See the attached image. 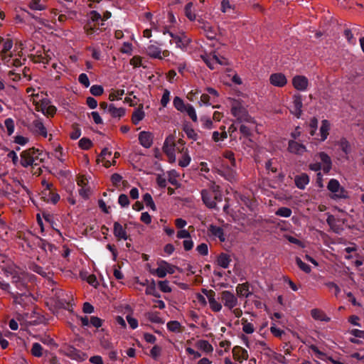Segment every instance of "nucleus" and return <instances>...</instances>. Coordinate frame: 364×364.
<instances>
[{
	"mask_svg": "<svg viewBox=\"0 0 364 364\" xmlns=\"http://www.w3.org/2000/svg\"><path fill=\"white\" fill-rule=\"evenodd\" d=\"M231 114L239 122L255 124V119L249 114L245 104L239 100H232L231 102Z\"/></svg>",
	"mask_w": 364,
	"mask_h": 364,
	"instance_id": "1",
	"label": "nucleus"
},
{
	"mask_svg": "<svg viewBox=\"0 0 364 364\" xmlns=\"http://www.w3.org/2000/svg\"><path fill=\"white\" fill-rule=\"evenodd\" d=\"M202 200L204 204L209 208H216V201L222 200L219 186L213 185L209 189L201 191Z\"/></svg>",
	"mask_w": 364,
	"mask_h": 364,
	"instance_id": "2",
	"label": "nucleus"
},
{
	"mask_svg": "<svg viewBox=\"0 0 364 364\" xmlns=\"http://www.w3.org/2000/svg\"><path fill=\"white\" fill-rule=\"evenodd\" d=\"M41 154L38 149L31 148L25 150L21 153L20 163L22 166L26 168L28 166H38L43 161L42 159H39Z\"/></svg>",
	"mask_w": 364,
	"mask_h": 364,
	"instance_id": "3",
	"label": "nucleus"
},
{
	"mask_svg": "<svg viewBox=\"0 0 364 364\" xmlns=\"http://www.w3.org/2000/svg\"><path fill=\"white\" fill-rule=\"evenodd\" d=\"M327 189L331 193V198L333 200L346 199L349 198L348 192L343 187L339 181L331 178L327 185Z\"/></svg>",
	"mask_w": 364,
	"mask_h": 364,
	"instance_id": "4",
	"label": "nucleus"
},
{
	"mask_svg": "<svg viewBox=\"0 0 364 364\" xmlns=\"http://www.w3.org/2000/svg\"><path fill=\"white\" fill-rule=\"evenodd\" d=\"M103 24L102 16L98 12L92 11L89 14V21L85 28L87 35L90 36L100 29V25L103 26Z\"/></svg>",
	"mask_w": 364,
	"mask_h": 364,
	"instance_id": "5",
	"label": "nucleus"
},
{
	"mask_svg": "<svg viewBox=\"0 0 364 364\" xmlns=\"http://www.w3.org/2000/svg\"><path fill=\"white\" fill-rule=\"evenodd\" d=\"M14 282L16 284L17 288H18L21 291L16 292V295L14 296V301L23 308L24 302L31 301V295L28 291H24V283L19 278L16 280H14Z\"/></svg>",
	"mask_w": 364,
	"mask_h": 364,
	"instance_id": "6",
	"label": "nucleus"
},
{
	"mask_svg": "<svg viewBox=\"0 0 364 364\" xmlns=\"http://www.w3.org/2000/svg\"><path fill=\"white\" fill-rule=\"evenodd\" d=\"M178 268L168 262L161 260L158 262L157 269L152 270V274H156L159 278L165 277L168 274H171L176 272Z\"/></svg>",
	"mask_w": 364,
	"mask_h": 364,
	"instance_id": "7",
	"label": "nucleus"
},
{
	"mask_svg": "<svg viewBox=\"0 0 364 364\" xmlns=\"http://www.w3.org/2000/svg\"><path fill=\"white\" fill-rule=\"evenodd\" d=\"M164 34L168 33L169 36L171 38L170 41L171 44H176V46L181 50H185L188 44L190 43V39L183 33L180 35H176L172 32H170L167 30H164L163 31Z\"/></svg>",
	"mask_w": 364,
	"mask_h": 364,
	"instance_id": "8",
	"label": "nucleus"
},
{
	"mask_svg": "<svg viewBox=\"0 0 364 364\" xmlns=\"http://www.w3.org/2000/svg\"><path fill=\"white\" fill-rule=\"evenodd\" d=\"M163 151L168 157V161L171 163L176 161L175 154V141L173 136H168L163 146Z\"/></svg>",
	"mask_w": 364,
	"mask_h": 364,
	"instance_id": "9",
	"label": "nucleus"
},
{
	"mask_svg": "<svg viewBox=\"0 0 364 364\" xmlns=\"http://www.w3.org/2000/svg\"><path fill=\"white\" fill-rule=\"evenodd\" d=\"M302 106L303 103L301 95L299 94L294 95L292 97L291 105L289 107L290 112L297 118H299L302 114Z\"/></svg>",
	"mask_w": 364,
	"mask_h": 364,
	"instance_id": "10",
	"label": "nucleus"
},
{
	"mask_svg": "<svg viewBox=\"0 0 364 364\" xmlns=\"http://www.w3.org/2000/svg\"><path fill=\"white\" fill-rule=\"evenodd\" d=\"M146 54L151 58L162 60L169 56L170 52L167 50H161L155 45H150L146 48Z\"/></svg>",
	"mask_w": 364,
	"mask_h": 364,
	"instance_id": "11",
	"label": "nucleus"
},
{
	"mask_svg": "<svg viewBox=\"0 0 364 364\" xmlns=\"http://www.w3.org/2000/svg\"><path fill=\"white\" fill-rule=\"evenodd\" d=\"M314 159H319L323 167V171L328 173L332 168V161L331 157L324 151H320L314 156Z\"/></svg>",
	"mask_w": 364,
	"mask_h": 364,
	"instance_id": "12",
	"label": "nucleus"
},
{
	"mask_svg": "<svg viewBox=\"0 0 364 364\" xmlns=\"http://www.w3.org/2000/svg\"><path fill=\"white\" fill-rule=\"evenodd\" d=\"M220 299L223 302L224 306L228 307L229 309H232L237 304V299L229 291H222Z\"/></svg>",
	"mask_w": 364,
	"mask_h": 364,
	"instance_id": "13",
	"label": "nucleus"
},
{
	"mask_svg": "<svg viewBox=\"0 0 364 364\" xmlns=\"http://www.w3.org/2000/svg\"><path fill=\"white\" fill-rule=\"evenodd\" d=\"M31 131L36 135H40L44 138L47 137L48 132L43 123L40 119H36L30 125Z\"/></svg>",
	"mask_w": 364,
	"mask_h": 364,
	"instance_id": "14",
	"label": "nucleus"
},
{
	"mask_svg": "<svg viewBox=\"0 0 364 364\" xmlns=\"http://www.w3.org/2000/svg\"><path fill=\"white\" fill-rule=\"evenodd\" d=\"M294 87L299 91H306L308 88L309 80L303 75H296L292 79Z\"/></svg>",
	"mask_w": 364,
	"mask_h": 364,
	"instance_id": "15",
	"label": "nucleus"
},
{
	"mask_svg": "<svg viewBox=\"0 0 364 364\" xmlns=\"http://www.w3.org/2000/svg\"><path fill=\"white\" fill-rule=\"evenodd\" d=\"M288 151L294 154L301 156L307 151L306 147L294 140H290L288 144Z\"/></svg>",
	"mask_w": 364,
	"mask_h": 364,
	"instance_id": "16",
	"label": "nucleus"
},
{
	"mask_svg": "<svg viewBox=\"0 0 364 364\" xmlns=\"http://www.w3.org/2000/svg\"><path fill=\"white\" fill-rule=\"evenodd\" d=\"M63 351L64 354L73 360H82L83 358L82 355H84V353H82L80 350L74 348L72 346H66L63 348Z\"/></svg>",
	"mask_w": 364,
	"mask_h": 364,
	"instance_id": "17",
	"label": "nucleus"
},
{
	"mask_svg": "<svg viewBox=\"0 0 364 364\" xmlns=\"http://www.w3.org/2000/svg\"><path fill=\"white\" fill-rule=\"evenodd\" d=\"M113 234L118 240H127L129 239V235L126 231V228L123 227L118 222L114 223Z\"/></svg>",
	"mask_w": 364,
	"mask_h": 364,
	"instance_id": "18",
	"label": "nucleus"
},
{
	"mask_svg": "<svg viewBox=\"0 0 364 364\" xmlns=\"http://www.w3.org/2000/svg\"><path fill=\"white\" fill-rule=\"evenodd\" d=\"M270 83L276 87H284L287 83L286 76L280 73L272 74L269 77Z\"/></svg>",
	"mask_w": 364,
	"mask_h": 364,
	"instance_id": "19",
	"label": "nucleus"
},
{
	"mask_svg": "<svg viewBox=\"0 0 364 364\" xmlns=\"http://www.w3.org/2000/svg\"><path fill=\"white\" fill-rule=\"evenodd\" d=\"M232 355L233 358L240 363H242L243 360H246L248 359V353L247 350L242 348L241 346H236L232 348Z\"/></svg>",
	"mask_w": 364,
	"mask_h": 364,
	"instance_id": "20",
	"label": "nucleus"
},
{
	"mask_svg": "<svg viewBox=\"0 0 364 364\" xmlns=\"http://www.w3.org/2000/svg\"><path fill=\"white\" fill-rule=\"evenodd\" d=\"M111 155V151H109L107 148L103 149L100 156L97 159V162L100 163L101 161L103 166L106 168H108L112 165H114L116 163L115 160H114L112 162H110V161L107 159L109 158Z\"/></svg>",
	"mask_w": 364,
	"mask_h": 364,
	"instance_id": "21",
	"label": "nucleus"
},
{
	"mask_svg": "<svg viewBox=\"0 0 364 364\" xmlns=\"http://www.w3.org/2000/svg\"><path fill=\"white\" fill-rule=\"evenodd\" d=\"M139 141L142 146L149 148L153 143L152 134L148 132H141L139 134Z\"/></svg>",
	"mask_w": 364,
	"mask_h": 364,
	"instance_id": "22",
	"label": "nucleus"
},
{
	"mask_svg": "<svg viewBox=\"0 0 364 364\" xmlns=\"http://www.w3.org/2000/svg\"><path fill=\"white\" fill-rule=\"evenodd\" d=\"M198 21L200 23V28L203 30L206 37L209 39H214L216 36V32L213 26L208 22L203 21Z\"/></svg>",
	"mask_w": 364,
	"mask_h": 364,
	"instance_id": "23",
	"label": "nucleus"
},
{
	"mask_svg": "<svg viewBox=\"0 0 364 364\" xmlns=\"http://www.w3.org/2000/svg\"><path fill=\"white\" fill-rule=\"evenodd\" d=\"M12 46L13 42L11 40L9 39L6 40L3 45L1 58L4 61V63L7 64L8 65H10L11 55H8L7 53L11 49Z\"/></svg>",
	"mask_w": 364,
	"mask_h": 364,
	"instance_id": "24",
	"label": "nucleus"
},
{
	"mask_svg": "<svg viewBox=\"0 0 364 364\" xmlns=\"http://www.w3.org/2000/svg\"><path fill=\"white\" fill-rule=\"evenodd\" d=\"M38 110L41 111L43 114L46 115H53L56 112L55 107L50 105L49 101L47 100H42Z\"/></svg>",
	"mask_w": 364,
	"mask_h": 364,
	"instance_id": "25",
	"label": "nucleus"
},
{
	"mask_svg": "<svg viewBox=\"0 0 364 364\" xmlns=\"http://www.w3.org/2000/svg\"><path fill=\"white\" fill-rule=\"evenodd\" d=\"M294 182L298 188L303 190L309 183V177L306 173H303L295 176Z\"/></svg>",
	"mask_w": 364,
	"mask_h": 364,
	"instance_id": "26",
	"label": "nucleus"
},
{
	"mask_svg": "<svg viewBox=\"0 0 364 364\" xmlns=\"http://www.w3.org/2000/svg\"><path fill=\"white\" fill-rule=\"evenodd\" d=\"M207 296L210 309L215 312L220 311L222 309V305L215 299V293L210 291L207 294Z\"/></svg>",
	"mask_w": 364,
	"mask_h": 364,
	"instance_id": "27",
	"label": "nucleus"
},
{
	"mask_svg": "<svg viewBox=\"0 0 364 364\" xmlns=\"http://www.w3.org/2000/svg\"><path fill=\"white\" fill-rule=\"evenodd\" d=\"M329 130H330V123L328 120L323 119L321 122V125L320 127V136L321 138L319 140L321 141H325L328 134H329Z\"/></svg>",
	"mask_w": 364,
	"mask_h": 364,
	"instance_id": "28",
	"label": "nucleus"
},
{
	"mask_svg": "<svg viewBox=\"0 0 364 364\" xmlns=\"http://www.w3.org/2000/svg\"><path fill=\"white\" fill-rule=\"evenodd\" d=\"M236 291L239 296L248 297L251 294L248 283L238 284L236 287Z\"/></svg>",
	"mask_w": 364,
	"mask_h": 364,
	"instance_id": "29",
	"label": "nucleus"
},
{
	"mask_svg": "<svg viewBox=\"0 0 364 364\" xmlns=\"http://www.w3.org/2000/svg\"><path fill=\"white\" fill-rule=\"evenodd\" d=\"M107 113L113 117H121L124 115L125 109L122 107H116L113 104H109Z\"/></svg>",
	"mask_w": 364,
	"mask_h": 364,
	"instance_id": "30",
	"label": "nucleus"
},
{
	"mask_svg": "<svg viewBox=\"0 0 364 364\" xmlns=\"http://www.w3.org/2000/svg\"><path fill=\"white\" fill-rule=\"evenodd\" d=\"M219 174L224 176L227 180L233 181L236 178V172L232 168H224L223 170H218Z\"/></svg>",
	"mask_w": 364,
	"mask_h": 364,
	"instance_id": "31",
	"label": "nucleus"
},
{
	"mask_svg": "<svg viewBox=\"0 0 364 364\" xmlns=\"http://www.w3.org/2000/svg\"><path fill=\"white\" fill-rule=\"evenodd\" d=\"M44 183L46 184V187L48 188V193H44V195L46 196H48V199H47V201L48 202H50V203H52L53 204H55L56 203H58L60 200V196L59 194H58L57 193H54V192H52L50 190V187L52 186L51 184H49L48 183H46L44 182Z\"/></svg>",
	"mask_w": 364,
	"mask_h": 364,
	"instance_id": "32",
	"label": "nucleus"
},
{
	"mask_svg": "<svg viewBox=\"0 0 364 364\" xmlns=\"http://www.w3.org/2000/svg\"><path fill=\"white\" fill-rule=\"evenodd\" d=\"M336 144L346 155H348L350 153L351 146L349 141L346 138L341 139L336 142Z\"/></svg>",
	"mask_w": 364,
	"mask_h": 364,
	"instance_id": "33",
	"label": "nucleus"
},
{
	"mask_svg": "<svg viewBox=\"0 0 364 364\" xmlns=\"http://www.w3.org/2000/svg\"><path fill=\"white\" fill-rule=\"evenodd\" d=\"M210 232L213 235L219 238L221 242L225 240L223 230L215 225H210L209 228Z\"/></svg>",
	"mask_w": 364,
	"mask_h": 364,
	"instance_id": "34",
	"label": "nucleus"
},
{
	"mask_svg": "<svg viewBox=\"0 0 364 364\" xmlns=\"http://www.w3.org/2000/svg\"><path fill=\"white\" fill-rule=\"evenodd\" d=\"M81 326L83 328H89L91 326L98 328L102 326L104 320H80Z\"/></svg>",
	"mask_w": 364,
	"mask_h": 364,
	"instance_id": "35",
	"label": "nucleus"
},
{
	"mask_svg": "<svg viewBox=\"0 0 364 364\" xmlns=\"http://www.w3.org/2000/svg\"><path fill=\"white\" fill-rule=\"evenodd\" d=\"M196 347L200 350H203L205 353H211L213 350V348L211 344L205 340H200L196 343Z\"/></svg>",
	"mask_w": 364,
	"mask_h": 364,
	"instance_id": "36",
	"label": "nucleus"
},
{
	"mask_svg": "<svg viewBox=\"0 0 364 364\" xmlns=\"http://www.w3.org/2000/svg\"><path fill=\"white\" fill-rule=\"evenodd\" d=\"M217 262L220 267L224 269L228 268L230 262L229 255L225 253L220 254L218 257Z\"/></svg>",
	"mask_w": 364,
	"mask_h": 364,
	"instance_id": "37",
	"label": "nucleus"
},
{
	"mask_svg": "<svg viewBox=\"0 0 364 364\" xmlns=\"http://www.w3.org/2000/svg\"><path fill=\"white\" fill-rule=\"evenodd\" d=\"M167 328L168 331L174 333H179L183 331V328L181 323L176 320H171L167 323Z\"/></svg>",
	"mask_w": 364,
	"mask_h": 364,
	"instance_id": "38",
	"label": "nucleus"
},
{
	"mask_svg": "<svg viewBox=\"0 0 364 364\" xmlns=\"http://www.w3.org/2000/svg\"><path fill=\"white\" fill-rule=\"evenodd\" d=\"M255 122L254 124H249V125L241 124L240 127V133L245 137H249L252 134V131L255 128Z\"/></svg>",
	"mask_w": 364,
	"mask_h": 364,
	"instance_id": "39",
	"label": "nucleus"
},
{
	"mask_svg": "<svg viewBox=\"0 0 364 364\" xmlns=\"http://www.w3.org/2000/svg\"><path fill=\"white\" fill-rule=\"evenodd\" d=\"M28 6L33 11H43L46 9V5L41 0H31L28 2Z\"/></svg>",
	"mask_w": 364,
	"mask_h": 364,
	"instance_id": "40",
	"label": "nucleus"
},
{
	"mask_svg": "<svg viewBox=\"0 0 364 364\" xmlns=\"http://www.w3.org/2000/svg\"><path fill=\"white\" fill-rule=\"evenodd\" d=\"M193 4L192 2H188L184 9L185 15L190 21H195L196 16L195 13L193 11Z\"/></svg>",
	"mask_w": 364,
	"mask_h": 364,
	"instance_id": "41",
	"label": "nucleus"
},
{
	"mask_svg": "<svg viewBox=\"0 0 364 364\" xmlns=\"http://www.w3.org/2000/svg\"><path fill=\"white\" fill-rule=\"evenodd\" d=\"M80 276L82 279L86 280L90 285L94 287H97L98 285V282L95 275L94 274H87L86 273H81Z\"/></svg>",
	"mask_w": 364,
	"mask_h": 364,
	"instance_id": "42",
	"label": "nucleus"
},
{
	"mask_svg": "<svg viewBox=\"0 0 364 364\" xmlns=\"http://www.w3.org/2000/svg\"><path fill=\"white\" fill-rule=\"evenodd\" d=\"M174 107L181 112H184L187 105H186L183 100L179 97H175L173 102Z\"/></svg>",
	"mask_w": 364,
	"mask_h": 364,
	"instance_id": "43",
	"label": "nucleus"
},
{
	"mask_svg": "<svg viewBox=\"0 0 364 364\" xmlns=\"http://www.w3.org/2000/svg\"><path fill=\"white\" fill-rule=\"evenodd\" d=\"M144 112L141 109H138L134 112L132 120L134 124H137L144 119Z\"/></svg>",
	"mask_w": 364,
	"mask_h": 364,
	"instance_id": "44",
	"label": "nucleus"
},
{
	"mask_svg": "<svg viewBox=\"0 0 364 364\" xmlns=\"http://www.w3.org/2000/svg\"><path fill=\"white\" fill-rule=\"evenodd\" d=\"M326 222L330 226L331 229L333 230L335 232H338L340 231L341 229L336 225V220L333 215H328L326 219Z\"/></svg>",
	"mask_w": 364,
	"mask_h": 364,
	"instance_id": "45",
	"label": "nucleus"
},
{
	"mask_svg": "<svg viewBox=\"0 0 364 364\" xmlns=\"http://www.w3.org/2000/svg\"><path fill=\"white\" fill-rule=\"evenodd\" d=\"M184 112H186V114L194 122H196L198 121V117L196 110L191 105L187 104L186 108L185 109Z\"/></svg>",
	"mask_w": 364,
	"mask_h": 364,
	"instance_id": "46",
	"label": "nucleus"
},
{
	"mask_svg": "<svg viewBox=\"0 0 364 364\" xmlns=\"http://www.w3.org/2000/svg\"><path fill=\"white\" fill-rule=\"evenodd\" d=\"M215 102V100H214V98H211L208 94H202V95L200 96V100L199 101V105L200 106H208Z\"/></svg>",
	"mask_w": 364,
	"mask_h": 364,
	"instance_id": "47",
	"label": "nucleus"
},
{
	"mask_svg": "<svg viewBox=\"0 0 364 364\" xmlns=\"http://www.w3.org/2000/svg\"><path fill=\"white\" fill-rule=\"evenodd\" d=\"M178 176V173L175 170H171L168 172V180L173 186H178L177 178Z\"/></svg>",
	"mask_w": 364,
	"mask_h": 364,
	"instance_id": "48",
	"label": "nucleus"
},
{
	"mask_svg": "<svg viewBox=\"0 0 364 364\" xmlns=\"http://www.w3.org/2000/svg\"><path fill=\"white\" fill-rule=\"evenodd\" d=\"M143 200L147 207H149L153 210H156L155 203L149 193H147L143 196Z\"/></svg>",
	"mask_w": 364,
	"mask_h": 364,
	"instance_id": "49",
	"label": "nucleus"
},
{
	"mask_svg": "<svg viewBox=\"0 0 364 364\" xmlns=\"http://www.w3.org/2000/svg\"><path fill=\"white\" fill-rule=\"evenodd\" d=\"M295 260H296V264L298 265V267L300 268L301 270H302L305 273L311 272V267L309 264L304 262L301 259V258L296 257Z\"/></svg>",
	"mask_w": 364,
	"mask_h": 364,
	"instance_id": "50",
	"label": "nucleus"
},
{
	"mask_svg": "<svg viewBox=\"0 0 364 364\" xmlns=\"http://www.w3.org/2000/svg\"><path fill=\"white\" fill-rule=\"evenodd\" d=\"M291 213H292L291 210L287 207H282V208H279L275 213V214L277 215L280 216V217H284V218L290 217Z\"/></svg>",
	"mask_w": 364,
	"mask_h": 364,
	"instance_id": "51",
	"label": "nucleus"
},
{
	"mask_svg": "<svg viewBox=\"0 0 364 364\" xmlns=\"http://www.w3.org/2000/svg\"><path fill=\"white\" fill-rule=\"evenodd\" d=\"M43 347L38 343H34L31 348V353L36 357H41L43 355Z\"/></svg>",
	"mask_w": 364,
	"mask_h": 364,
	"instance_id": "52",
	"label": "nucleus"
},
{
	"mask_svg": "<svg viewBox=\"0 0 364 364\" xmlns=\"http://www.w3.org/2000/svg\"><path fill=\"white\" fill-rule=\"evenodd\" d=\"M124 94V90H113L109 95V100L111 101L120 100Z\"/></svg>",
	"mask_w": 364,
	"mask_h": 364,
	"instance_id": "53",
	"label": "nucleus"
},
{
	"mask_svg": "<svg viewBox=\"0 0 364 364\" xmlns=\"http://www.w3.org/2000/svg\"><path fill=\"white\" fill-rule=\"evenodd\" d=\"M223 132L221 133L215 131L213 133V139L214 141L218 142L219 141H223L227 138V132L225 131V127H223Z\"/></svg>",
	"mask_w": 364,
	"mask_h": 364,
	"instance_id": "54",
	"label": "nucleus"
},
{
	"mask_svg": "<svg viewBox=\"0 0 364 364\" xmlns=\"http://www.w3.org/2000/svg\"><path fill=\"white\" fill-rule=\"evenodd\" d=\"M190 162H191V156L187 153V151H185L183 154L181 159L179 160L178 164L181 167H186L189 165Z\"/></svg>",
	"mask_w": 364,
	"mask_h": 364,
	"instance_id": "55",
	"label": "nucleus"
},
{
	"mask_svg": "<svg viewBox=\"0 0 364 364\" xmlns=\"http://www.w3.org/2000/svg\"><path fill=\"white\" fill-rule=\"evenodd\" d=\"M270 331L275 337L281 339H282L283 336L285 335V331L277 327L274 324L270 327Z\"/></svg>",
	"mask_w": 364,
	"mask_h": 364,
	"instance_id": "56",
	"label": "nucleus"
},
{
	"mask_svg": "<svg viewBox=\"0 0 364 364\" xmlns=\"http://www.w3.org/2000/svg\"><path fill=\"white\" fill-rule=\"evenodd\" d=\"M159 288L160 290L165 293H168L171 291V288L169 285V282L167 280L159 281L158 283Z\"/></svg>",
	"mask_w": 364,
	"mask_h": 364,
	"instance_id": "57",
	"label": "nucleus"
},
{
	"mask_svg": "<svg viewBox=\"0 0 364 364\" xmlns=\"http://www.w3.org/2000/svg\"><path fill=\"white\" fill-rule=\"evenodd\" d=\"M54 156L60 163L65 162V159L63 157V148L60 145L55 147Z\"/></svg>",
	"mask_w": 364,
	"mask_h": 364,
	"instance_id": "58",
	"label": "nucleus"
},
{
	"mask_svg": "<svg viewBox=\"0 0 364 364\" xmlns=\"http://www.w3.org/2000/svg\"><path fill=\"white\" fill-rule=\"evenodd\" d=\"M235 6L232 5L230 0H222L221 1V11L223 13H228L230 10H234Z\"/></svg>",
	"mask_w": 364,
	"mask_h": 364,
	"instance_id": "59",
	"label": "nucleus"
},
{
	"mask_svg": "<svg viewBox=\"0 0 364 364\" xmlns=\"http://www.w3.org/2000/svg\"><path fill=\"white\" fill-rule=\"evenodd\" d=\"M4 124H5V127L6 128L8 134L9 135L12 134L14 132V120L11 118H7L4 122Z\"/></svg>",
	"mask_w": 364,
	"mask_h": 364,
	"instance_id": "60",
	"label": "nucleus"
},
{
	"mask_svg": "<svg viewBox=\"0 0 364 364\" xmlns=\"http://www.w3.org/2000/svg\"><path fill=\"white\" fill-rule=\"evenodd\" d=\"M212 60L217 65H225L228 64V61L226 58L223 57H219L216 55L215 53L212 55Z\"/></svg>",
	"mask_w": 364,
	"mask_h": 364,
	"instance_id": "61",
	"label": "nucleus"
},
{
	"mask_svg": "<svg viewBox=\"0 0 364 364\" xmlns=\"http://www.w3.org/2000/svg\"><path fill=\"white\" fill-rule=\"evenodd\" d=\"M170 91L164 90L161 100V104L164 107H166L170 101Z\"/></svg>",
	"mask_w": 364,
	"mask_h": 364,
	"instance_id": "62",
	"label": "nucleus"
},
{
	"mask_svg": "<svg viewBox=\"0 0 364 364\" xmlns=\"http://www.w3.org/2000/svg\"><path fill=\"white\" fill-rule=\"evenodd\" d=\"M103 87L101 85H92L90 87V92L94 96H100L103 93Z\"/></svg>",
	"mask_w": 364,
	"mask_h": 364,
	"instance_id": "63",
	"label": "nucleus"
},
{
	"mask_svg": "<svg viewBox=\"0 0 364 364\" xmlns=\"http://www.w3.org/2000/svg\"><path fill=\"white\" fill-rule=\"evenodd\" d=\"M92 146V141L87 138H82L79 141V146L82 149H88Z\"/></svg>",
	"mask_w": 364,
	"mask_h": 364,
	"instance_id": "64",
	"label": "nucleus"
}]
</instances>
